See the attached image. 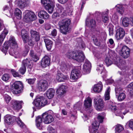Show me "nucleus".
<instances>
[{
  "mask_svg": "<svg viewBox=\"0 0 133 133\" xmlns=\"http://www.w3.org/2000/svg\"><path fill=\"white\" fill-rule=\"evenodd\" d=\"M10 46V49L9 52L10 54L13 56L15 58H17L20 57L21 54L18 52L15 51V50L18 47V45L17 42L16 41L14 37L11 36L10 37L9 41H6L4 43L3 46L0 48L2 51L4 52L5 55L7 52L8 48Z\"/></svg>",
  "mask_w": 133,
  "mask_h": 133,
  "instance_id": "obj_1",
  "label": "nucleus"
},
{
  "mask_svg": "<svg viewBox=\"0 0 133 133\" xmlns=\"http://www.w3.org/2000/svg\"><path fill=\"white\" fill-rule=\"evenodd\" d=\"M42 117L38 116L36 117V126L39 129L42 128V120L45 124H47L51 123L54 121L52 116L46 112L43 113Z\"/></svg>",
  "mask_w": 133,
  "mask_h": 133,
  "instance_id": "obj_2",
  "label": "nucleus"
},
{
  "mask_svg": "<svg viewBox=\"0 0 133 133\" xmlns=\"http://www.w3.org/2000/svg\"><path fill=\"white\" fill-rule=\"evenodd\" d=\"M66 55L69 58H72L79 62H83L85 58V56L82 51L79 52L69 51L67 52Z\"/></svg>",
  "mask_w": 133,
  "mask_h": 133,
  "instance_id": "obj_3",
  "label": "nucleus"
},
{
  "mask_svg": "<svg viewBox=\"0 0 133 133\" xmlns=\"http://www.w3.org/2000/svg\"><path fill=\"white\" fill-rule=\"evenodd\" d=\"M71 21L69 19L62 20L59 23L61 32L66 34L70 30V25Z\"/></svg>",
  "mask_w": 133,
  "mask_h": 133,
  "instance_id": "obj_4",
  "label": "nucleus"
},
{
  "mask_svg": "<svg viewBox=\"0 0 133 133\" xmlns=\"http://www.w3.org/2000/svg\"><path fill=\"white\" fill-rule=\"evenodd\" d=\"M23 87V84L21 82L16 81L12 85L11 90L13 94H18L22 92Z\"/></svg>",
  "mask_w": 133,
  "mask_h": 133,
  "instance_id": "obj_5",
  "label": "nucleus"
},
{
  "mask_svg": "<svg viewBox=\"0 0 133 133\" xmlns=\"http://www.w3.org/2000/svg\"><path fill=\"white\" fill-rule=\"evenodd\" d=\"M41 3L44 5L46 9L48 11L49 13H52L55 7V3L50 0H41Z\"/></svg>",
  "mask_w": 133,
  "mask_h": 133,
  "instance_id": "obj_6",
  "label": "nucleus"
},
{
  "mask_svg": "<svg viewBox=\"0 0 133 133\" xmlns=\"http://www.w3.org/2000/svg\"><path fill=\"white\" fill-rule=\"evenodd\" d=\"M24 20L26 22H30L36 18V16L34 12L29 10H26L25 12Z\"/></svg>",
  "mask_w": 133,
  "mask_h": 133,
  "instance_id": "obj_7",
  "label": "nucleus"
},
{
  "mask_svg": "<svg viewBox=\"0 0 133 133\" xmlns=\"http://www.w3.org/2000/svg\"><path fill=\"white\" fill-rule=\"evenodd\" d=\"M37 87L40 91H44L48 87L47 82L44 80H41L37 83Z\"/></svg>",
  "mask_w": 133,
  "mask_h": 133,
  "instance_id": "obj_8",
  "label": "nucleus"
},
{
  "mask_svg": "<svg viewBox=\"0 0 133 133\" xmlns=\"http://www.w3.org/2000/svg\"><path fill=\"white\" fill-rule=\"evenodd\" d=\"M23 103L22 101L12 100L10 103V105L14 110H18L21 108Z\"/></svg>",
  "mask_w": 133,
  "mask_h": 133,
  "instance_id": "obj_9",
  "label": "nucleus"
},
{
  "mask_svg": "<svg viewBox=\"0 0 133 133\" xmlns=\"http://www.w3.org/2000/svg\"><path fill=\"white\" fill-rule=\"evenodd\" d=\"M130 50L129 48L126 46H123L119 53L121 56L124 58H127L129 56Z\"/></svg>",
  "mask_w": 133,
  "mask_h": 133,
  "instance_id": "obj_10",
  "label": "nucleus"
},
{
  "mask_svg": "<svg viewBox=\"0 0 133 133\" xmlns=\"http://www.w3.org/2000/svg\"><path fill=\"white\" fill-rule=\"evenodd\" d=\"M80 68H75L71 71L70 76V78L72 80H76L81 76Z\"/></svg>",
  "mask_w": 133,
  "mask_h": 133,
  "instance_id": "obj_11",
  "label": "nucleus"
},
{
  "mask_svg": "<svg viewBox=\"0 0 133 133\" xmlns=\"http://www.w3.org/2000/svg\"><path fill=\"white\" fill-rule=\"evenodd\" d=\"M97 34L98 35L99 39L100 41H105L107 35L105 30L102 28L97 31Z\"/></svg>",
  "mask_w": 133,
  "mask_h": 133,
  "instance_id": "obj_12",
  "label": "nucleus"
},
{
  "mask_svg": "<svg viewBox=\"0 0 133 133\" xmlns=\"http://www.w3.org/2000/svg\"><path fill=\"white\" fill-rule=\"evenodd\" d=\"M125 32L124 30L122 28H119L116 31V37L118 40L122 39L124 36Z\"/></svg>",
  "mask_w": 133,
  "mask_h": 133,
  "instance_id": "obj_13",
  "label": "nucleus"
},
{
  "mask_svg": "<svg viewBox=\"0 0 133 133\" xmlns=\"http://www.w3.org/2000/svg\"><path fill=\"white\" fill-rule=\"evenodd\" d=\"M96 109L97 110L101 111L104 106V103L102 99H99L96 102H94Z\"/></svg>",
  "mask_w": 133,
  "mask_h": 133,
  "instance_id": "obj_14",
  "label": "nucleus"
},
{
  "mask_svg": "<svg viewBox=\"0 0 133 133\" xmlns=\"http://www.w3.org/2000/svg\"><path fill=\"white\" fill-rule=\"evenodd\" d=\"M69 77L67 75H64L63 74L59 72H58L56 76L57 80L60 82H63L69 79Z\"/></svg>",
  "mask_w": 133,
  "mask_h": 133,
  "instance_id": "obj_15",
  "label": "nucleus"
},
{
  "mask_svg": "<svg viewBox=\"0 0 133 133\" xmlns=\"http://www.w3.org/2000/svg\"><path fill=\"white\" fill-rule=\"evenodd\" d=\"M56 11L61 14L63 17L66 16V13L64 7L59 4H56Z\"/></svg>",
  "mask_w": 133,
  "mask_h": 133,
  "instance_id": "obj_16",
  "label": "nucleus"
},
{
  "mask_svg": "<svg viewBox=\"0 0 133 133\" xmlns=\"http://www.w3.org/2000/svg\"><path fill=\"white\" fill-rule=\"evenodd\" d=\"M50 63V60L49 57L47 55H45L42 58L41 62V66H49Z\"/></svg>",
  "mask_w": 133,
  "mask_h": 133,
  "instance_id": "obj_17",
  "label": "nucleus"
},
{
  "mask_svg": "<svg viewBox=\"0 0 133 133\" xmlns=\"http://www.w3.org/2000/svg\"><path fill=\"white\" fill-rule=\"evenodd\" d=\"M103 85L101 82H100L97 84L95 85L93 87V91L96 93H98L101 91L102 89Z\"/></svg>",
  "mask_w": 133,
  "mask_h": 133,
  "instance_id": "obj_18",
  "label": "nucleus"
},
{
  "mask_svg": "<svg viewBox=\"0 0 133 133\" xmlns=\"http://www.w3.org/2000/svg\"><path fill=\"white\" fill-rule=\"evenodd\" d=\"M16 117L10 115H7L4 117V121L8 124H12V122L15 120Z\"/></svg>",
  "mask_w": 133,
  "mask_h": 133,
  "instance_id": "obj_19",
  "label": "nucleus"
},
{
  "mask_svg": "<svg viewBox=\"0 0 133 133\" xmlns=\"http://www.w3.org/2000/svg\"><path fill=\"white\" fill-rule=\"evenodd\" d=\"M30 33L32 38H34L35 41L37 42L39 41L40 39V36L39 33L33 30H30Z\"/></svg>",
  "mask_w": 133,
  "mask_h": 133,
  "instance_id": "obj_20",
  "label": "nucleus"
},
{
  "mask_svg": "<svg viewBox=\"0 0 133 133\" xmlns=\"http://www.w3.org/2000/svg\"><path fill=\"white\" fill-rule=\"evenodd\" d=\"M17 5L21 8H23L28 5V3L30 0H18Z\"/></svg>",
  "mask_w": 133,
  "mask_h": 133,
  "instance_id": "obj_21",
  "label": "nucleus"
},
{
  "mask_svg": "<svg viewBox=\"0 0 133 133\" xmlns=\"http://www.w3.org/2000/svg\"><path fill=\"white\" fill-rule=\"evenodd\" d=\"M92 100L90 97H88L87 98L84 102V106L87 110H90V107L91 105Z\"/></svg>",
  "mask_w": 133,
  "mask_h": 133,
  "instance_id": "obj_22",
  "label": "nucleus"
},
{
  "mask_svg": "<svg viewBox=\"0 0 133 133\" xmlns=\"http://www.w3.org/2000/svg\"><path fill=\"white\" fill-rule=\"evenodd\" d=\"M21 33L22 37L24 43H27V40L29 36L27 32L25 29H23L21 30Z\"/></svg>",
  "mask_w": 133,
  "mask_h": 133,
  "instance_id": "obj_23",
  "label": "nucleus"
},
{
  "mask_svg": "<svg viewBox=\"0 0 133 133\" xmlns=\"http://www.w3.org/2000/svg\"><path fill=\"white\" fill-rule=\"evenodd\" d=\"M8 31L4 28L3 31L0 34V46H1L5 38L6 35L8 33Z\"/></svg>",
  "mask_w": 133,
  "mask_h": 133,
  "instance_id": "obj_24",
  "label": "nucleus"
},
{
  "mask_svg": "<svg viewBox=\"0 0 133 133\" xmlns=\"http://www.w3.org/2000/svg\"><path fill=\"white\" fill-rule=\"evenodd\" d=\"M38 15L39 17L44 19H47L49 17V15L48 13L43 10L40 11Z\"/></svg>",
  "mask_w": 133,
  "mask_h": 133,
  "instance_id": "obj_25",
  "label": "nucleus"
},
{
  "mask_svg": "<svg viewBox=\"0 0 133 133\" xmlns=\"http://www.w3.org/2000/svg\"><path fill=\"white\" fill-rule=\"evenodd\" d=\"M66 88V87L65 85H61L59 88L57 90V93L59 95H63L65 93Z\"/></svg>",
  "mask_w": 133,
  "mask_h": 133,
  "instance_id": "obj_26",
  "label": "nucleus"
},
{
  "mask_svg": "<svg viewBox=\"0 0 133 133\" xmlns=\"http://www.w3.org/2000/svg\"><path fill=\"white\" fill-rule=\"evenodd\" d=\"M44 40L47 49L48 50H50L52 45V42L46 38H44Z\"/></svg>",
  "mask_w": 133,
  "mask_h": 133,
  "instance_id": "obj_27",
  "label": "nucleus"
},
{
  "mask_svg": "<svg viewBox=\"0 0 133 133\" xmlns=\"http://www.w3.org/2000/svg\"><path fill=\"white\" fill-rule=\"evenodd\" d=\"M55 93V91L52 88L49 89L46 91V94L49 99H50L53 97Z\"/></svg>",
  "mask_w": 133,
  "mask_h": 133,
  "instance_id": "obj_28",
  "label": "nucleus"
},
{
  "mask_svg": "<svg viewBox=\"0 0 133 133\" xmlns=\"http://www.w3.org/2000/svg\"><path fill=\"white\" fill-rule=\"evenodd\" d=\"M22 65L23 66H29L33 65L31 61L26 59L23 60L22 62Z\"/></svg>",
  "mask_w": 133,
  "mask_h": 133,
  "instance_id": "obj_29",
  "label": "nucleus"
},
{
  "mask_svg": "<svg viewBox=\"0 0 133 133\" xmlns=\"http://www.w3.org/2000/svg\"><path fill=\"white\" fill-rule=\"evenodd\" d=\"M115 8L119 14L122 15L124 13V9L122 5L117 4Z\"/></svg>",
  "mask_w": 133,
  "mask_h": 133,
  "instance_id": "obj_30",
  "label": "nucleus"
},
{
  "mask_svg": "<svg viewBox=\"0 0 133 133\" xmlns=\"http://www.w3.org/2000/svg\"><path fill=\"white\" fill-rule=\"evenodd\" d=\"M34 104L35 106L37 107H43L41 101V99H40L39 97L36 98L35 100Z\"/></svg>",
  "mask_w": 133,
  "mask_h": 133,
  "instance_id": "obj_31",
  "label": "nucleus"
},
{
  "mask_svg": "<svg viewBox=\"0 0 133 133\" xmlns=\"http://www.w3.org/2000/svg\"><path fill=\"white\" fill-rule=\"evenodd\" d=\"M22 14V12L20 9L17 8L15 9V14L17 19H20L21 18Z\"/></svg>",
  "mask_w": 133,
  "mask_h": 133,
  "instance_id": "obj_32",
  "label": "nucleus"
},
{
  "mask_svg": "<svg viewBox=\"0 0 133 133\" xmlns=\"http://www.w3.org/2000/svg\"><path fill=\"white\" fill-rule=\"evenodd\" d=\"M109 13L108 10H107L105 12L103 13L102 15V19L104 22H106L108 21V14Z\"/></svg>",
  "mask_w": 133,
  "mask_h": 133,
  "instance_id": "obj_33",
  "label": "nucleus"
},
{
  "mask_svg": "<svg viewBox=\"0 0 133 133\" xmlns=\"http://www.w3.org/2000/svg\"><path fill=\"white\" fill-rule=\"evenodd\" d=\"M16 121L19 126L21 128H23L25 127V125L24 123L22 121L19 117H18L16 118Z\"/></svg>",
  "mask_w": 133,
  "mask_h": 133,
  "instance_id": "obj_34",
  "label": "nucleus"
},
{
  "mask_svg": "<svg viewBox=\"0 0 133 133\" xmlns=\"http://www.w3.org/2000/svg\"><path fill=\"white\" fill-rule=\"evenodd\" d=\"M129 18H125L122 20V24L124 27H127L129 24Z\"/></svg>",
  "mask_w": 133,
  "mask_h": 133,
  "instance_id": "obj_35",
  "label": "nucleus"
},
{
  "mask_svg": "<svg viewBox=\"0 0 133 133\" xmlns=\"http://www.w3.org/2000/svg\"><path fill=\"white\" fill-rule=\"evenodd\" d=\"M110 88L108 87L107 88V90L106 91L105 94V100H108L110 98Z\"/></svg>",
  "mask_w": 133,
  "mask_h": 133,
  "instance_id": "obj_36",
  "label": "nucleus"
},
{
  "mask_svg": "<svg viewBox=\"0 0 133 133\" xmlns=\"http://www.w3.org/2000/svg\"><path fill=\"white\" fill-rule=\"evenodd\" d=\"M128 90L129 92L130 95L133 96V82L131 83L128 86Z\"/></svg>",
  "mask_w": 133,
  "mask_h": 133,
  "instance_id": "obj_37",
  "label": "nucleus"
},
{
  "mask_svg": "<svg viewBox=\"0 0 133 133\" xmlns=\"http://www.w3.org/2000/svg\"><path fill=\"white\" fill-rule=\"evenodd\" d=\"M86 24L88 26L91 27H95L96 25L95 21L93 19H91L89 23L86 22Z\"/></svg>",
  "mask_w": 133,
  "mask_h": 133,
  "instance_id": "obj_38",
  "label": "nucleus"
},
{
  "mask_svg": "<svg viewBox=\"0 0 133 133\" xmlns=\"http://www.w3.org/2000/svg\"><path fill=\"white\" fill-rule=\"evenodd\" d=\"M40 99H41V101L43 107L48 104V102L46 98H45L43 97H39Z\"/></svg>",
  "mask_w": 133,
  "mask_h": 133,
  "instance_id": "obj_39",
  "label": "nucleus"
},
{
  "mask_svg": "<svg viewBox=\"0 0 133 133\" xmlns=\"http://www.w3.org/2000/svg\"><path fill=\"white\" fill-rule=\"evenodd\" d=\"M118 96V99L119 101L123 100L125 98V95L123 92L120 93Z\"/></svg>",
  "mask_w": 133,
  "mask_h": 133,
  "instance_id": "obj_40",
  "label": "nucleus"
},
{
  "mask_svg": "<svg viewBox=\"0 0 133 133\" xmlns=\"http://www.w3.org/2000/svg\"><path fill=\"white\" fill-rule=\"evenodd\" d=\"M116 116H120L121 115L123 114L124 115H125L126 112H124L123 111V110H120L119 109H117L116 110H115L114 112Z\"/></svg>",
  "mask_w": 133,
  "mask_h": 133,
  "instance_id": "obj_41",
  "label": "nucleus"
},
{
  "mask_svg": "<svg viewBox=\"0 0 133 133\" xmlns=\"http://www.w3.org/2000/svg\"><path fill=\"white\" fill-rule=\"evenodd\" d=\"M10 78V75L9 74H5L2 75L1 79L3 81L6 82L9 80Z\"/></svg>",
  "mask_w": 133,
  "mask_h": 133,
  "instance_id": "obj_42",
  "label": "nucleus"
},
{
  "mask_svg": "<svg viewBox=\"0 0 133 133\" xmlns=\"http://www.w3.org/2000/svg\"><path fill=\"white\" fill-rule=\"evenodd\" d=\"M91 69L90 67H83L82 71L84 74H86L90 72Z\"/></svg>",
  "mask_w": 133,
  "mask_h": 133,
  "instance_id": "obj_43",
  "label": "nucleus"
},
{
  "mask_svg": "<svg viewBox=\"0 0 133 133\" xmlns=\"http://www.w3.org/2000/svg\"><path fill=\"white\" fill-rule=\"evenodd\" d=\"M92 128L91 129H94L96 130L97 129L99 125V123L97 121H95L92 124Z\"/></svg>",
  "mask_w": 133,
  "mask_h": 133,
  "instance_id": "obj_44",
  "label": "nucleus"
},
{
  "mask_svg": "<svg viewBox=\"0 0 133 133\" xmlns=\"http://www.w3.org/2000/svg\"><path fill=\"white\" fill-rule=\"evenodd\" d=\"M124 128L122 125L120 124L117 125L115 128L116 132H120Z\"/></svg>",
  "mask_w": 133,
  "mask_h": 133,
  "instance_id": "obj_45",
  "label": "nucleus"
},
{
  "mask_svg": "<svg viewBox=\"0 0 133 133\" xmlns=\"http://www.w3.org/2000/svg\"><path fill=\"white\" fill-rule=\"evenodd\" d=\"M109 29V35H112L114 33V30L113 25L111 24L109 25L108 27Z\"/></svg>",
  "mask_w": 133,
  "mask_h": 133,
  "instance_id": "obj_46",
  "label": "nucleus"
},
{
  "mask_svg": "<svg viewBox=\"0 0 133 133\" xmlns=\"http://www.w3.org/2000/svg\"><path fill=\"white\" fill-rule=\"evenodd\" d=\"M111 59L112 58H109L108 57L106 58L105 62L107 65L109 66L112 64V62L111 61Z\"/></svg>",
  "mask_w": 133,
  "mask_h": 133,
  "instance_id": "obj_47",
  "label": "nucleus"
},
{
  "mask_svg": "<svg viewBox=\"0 0 133 133\" xmlns=\"http://www.w3.org/2000/svg\"><path fill=\"white\" fill-rule=\"evenodd\" d=\"M82 105V102H78L74 106V108L75 109H76L77 110H79Z\"/></svg>",
  "mask_w": 133,
  "mask_h": 133,
  "instance_id": "obj_48",
  "label": "nucleus"
},
{
  "mask_svg": "<svg viewBox=\"0 0 133 133\" xmlns=\"http://www.w3.org/2000/svg\"><path fill=\"white\" fill-rule=\"evenodd\" d=\"M59 70L63 72L67 73L70 71V69L69 67H60Z\"/></svg>",
  "mask_w": 133,
  "mask_h": 133,
  "instance_id": "obj_49",
  "label": "nucleus"
},
{
  "mask_svg": "<svg viewBox=\"0 0 133 133\" xmlns=\"http://www.w3.org/2000/svg\"><path fill=\"white\" fill-rule=\"evenodd\" d=\"M115 90L116 96H118V94H120L122 91V89L119 87H115Z\"/></svg>",
  "mask_w": 133,
  "mask_h": 133,
  "instance_id": "obj_50",
  "label": "nucleus"
},
{
  "mask_svg": "<svg viewBox=\"0 0 133 133\" xmlns=\"http://www.w3.org/2000/svg\"><path fill=\"white\" fill-rule=\"evenodd\" d=\"M109 107V108L111 109L113 111H114V112L115 111V110L117 109H116V107L112 102H110Z\"/></svg>",
  "mask_w": 133,
  "mask_h": 133,
  "instance_id": "obj_51",
  "label": "nucleus"
},
{
  "mask_svg": "<svg viewBox=\"0 0 133 133\" xmlns=\"http://www.w3.org/2000/svg\"><path fill=\"white\" fill-rule=\"evenodd\" d=\"M12 0H10V1L8 2V3H9V5H5L4 6L3 8V10L5 11L6 10H8L10 8V7L11 8L12 5Z\"/></svg>",
  "mask_w": 133,
  "mask_h": 133,
  "instance_id": "obj_52",
  "label": "nucleus"
},
{
  "mask_svg": "<svg viewBox=\"0 0 133 133\" xmlns=\"http://www.w3.org/2000/svg\"><path fill=\"white\" fill-rule=\"evenodd\" d=\"M108 46L111 48H112L115 46V43L113 39L112 38H110L109 39L108 42Z\"/></svg>",
  "mask_w": 133,
  "mask_h": 133,
  "instance_id": "obj_53",
  "label": "nucleus"
},
{
  "mask_svg": "<svg viewBox=\"0 0 133 133\" xmlns=\"http://www.w3.org/2000/svg\"><path fill=\"white\" fill-rule=\"evenodd\" d=\"M11 71L13 76L15 77H21V75H19L18 72H16L14 69H11Z\"/></svg>",
  "mask_w": 133,
  "mask_h": 133,
  "instance_id": "obj_54",
  "label": "nucleus"
},
{
  "mask_svg": "<svg viewBox=\"0 0 133 133\" xmlns=\"http://www.w3.org/2000/svg\"><path fill=\"white\" fill-rule=\"evenodd\" d=\"M92 37L93 40L95 44L97 46H99L100 45V42L98 41L96 37H94V36H93Z\"/></svg>",
  "mask_w": 133,
  "mask_h": 133,
  "instance_id": "obj_55",
  "label": "nucleus"
},
{
  "mask_svg": "<svg viewBox=\"0 0 133 133\" xmlns=\"http://www.w3.org/2000/svg\"><path fill=\"white\" fill-rule=\"evenodd\" d=\"M27 43L30 46H33L35 44L34 42L31 39L29 38V36H28V38L27 40Z\"/></svg>",
  "mask_w": 133,
  "mask_h": 133,
  "instance_id": "obj_56",
  "label": "nucleus"
},
{
  "mask_svg": "<svg viewBox=\"0 0 133 133\" xmlns=\"http://www.w3.org/2000/svg\"><path fill=\"white\" fill-rule=\"evenodd\" d=\"M25 51L24 53L23 54V55L25 56L28 53L30 50V48L27 45H25Z\"/></svg>",
  "mask_w": 133,
  "mask_h": 133,
  "instance_id": "obj_57",
  "label": "nucleus"
},
{
  "mask_svg": "<svg viewBox=\"0 0 133 133\" xmlns=\"http://www.w3.org/2000/svg\"><path fill=\"white\" fill-rule=\"evenodd\" d=\"M26 71V68L25 67H21L19 70V72L22 75H24Z\"/></svg>",
  "mask_w": 133,
  "mask_h": 133,
  "instance_id": "obj_58",
  "label": "nucleus"
},
{
  "mask_svg": "<svg viewBox=\"0 0 133 133\" xmlns=\"http://www.w3.org/2000/svg\"><path fill=\"white\" fill-rule=\"evenodd\" d=\"M48 130L50 133H56L55 129L51 126H49L48 127Z\"/></svg>",
  "mask_w": 133,
  "mask_h": 133,
  "instance_id": "obj_59",
  "label": "nucleus"
},
{
  "mask_svg": "<svg viewBox=\"0 0 133 133\" xmlns=\"http://www.w3.org/2000/svg\"><path fill=\"white\" fill-rule=\"evenodd\" d=\"M59 14H60L57 12L54 13L52 16V18L56 19L57 18L59 17L60 16Z\"/></svg>",
  "mask_w": 133,
  "mask_h": 133,
  "instance_id": "obj_60",
  "label": "nucleus"
},
{
  "mask_svg": "<svg viewBox=\"0 0 133 133\" xmlns=\"http://www.w3.org/2000/svg\"><path fill=\"white\" fill-rule=\"evenodd\" d=\"M36 79L35 78H30L27 79L28 83L30 84H33L35 82Z\"/></svg>",
  "mask_w": 133,
  "mask_h": 133,
  "instance_id": "obj_61",
  "label": "nucleus"
},
{
  "mask_svg": "<svg viewBox=\"0 0 133 133\" xmlns=\"http://www.w3.org/2000/svg\"><path fill=\"white\" fill-rule=\"evenodd\" d=\"M5 100L7 103H8L11 99V98L9 95H6L4 97Z\"/></svg>",
  "mask_w": 133,
  "mask_h": 133,
  "instance_id": "obj_62",
  "label": "nucleus"
},
{
  "mask_svg": "<svg viewBox=\"0 0 133 133\" xmlns=\"http://www.w3.org/2000/svg\"><path fill=\"white\" fill-rule=\"evenodd\" d=\"M96 70L98 71H101V74L103 72H104L105 71L104 67H98L96 69Z\"/></svg>",
  "mask_w": 133,
  "mask_h": 133,
  "instance_id": "obj_63",
  "label": "nucleus"
},
{
  "mask_svg": "<svg viewBox=\"0 0 133 133\" xmlns=\"http://www.w3.org/2000/svg\"><path fill=\"white\" fill-rule=\"evenodd\" d=\"M91 64L88 60H86L84 64V66H91Z\"/></svg>",
  "mask_w": 133,
  "mask_h": 133,
  "instance_id": "obj_64",
  "label": "nucleus"
}]
</instances>
